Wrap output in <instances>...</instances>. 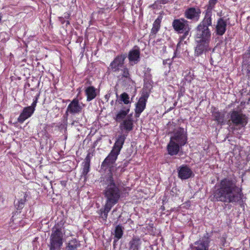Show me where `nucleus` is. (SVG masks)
I'll return each mask as SVG.
<instances>
[{"label":"nucleus","mask_w":250,"mask_h":250,"mask_svg":"<svg viewBox=\"0 0 250 250\" xmlns=\"http://www.w3.org/2000/svg\"><path fill=\"white\" fill-rule=\"evenodd\" d=\"M180 146L179 143L170 139L167 146L168 154L170 155L177 154L179 151Z\"/></svg>","instance_id":"a211bd4d"},{"label":"nucleus","mask_w":250,"mask_h":250,"mask_svg":"<svg viewBox=\"0 0 250 250\" xmlns=\"http://www.w3.org/2000/svg\"><path fill=\"white\" fill-rule=\"evenodd\" d=\"M178 172L179 177L182 180L188 179L193 175L191 169L187 166L180 167Z\"/></svg>","instance_id":"4468645a"},{"label":"nucleus","mask_w":250,"mask_h":250,"mask_svg":"<svg viewBox=\"0 0 250 250\" xmlns=\"http://www.w3.org/2000/svg\"><path fill=\"white\" fill-rule=\"evenodd\" d=\"M147 98L146 95L142 96L136 104L135 113L137 117H139L145 109Z\"/></svg>","instance_id":"2eb2a0df"},{"label":"nucleus","mask_w":250,"mask_h":250,"mask_svg":"<svg viewBox=\"0 0 250 250\" xmlns=\"http://www.w3.org/2000/svg\"><path fill=\"white\" fill-rule=\"evenodd\" d=\"M141 241L138 237H133L129 243V250H139Z\"/></svg>","instance_id":"412c9836"},{"label":"nucleus","mask_w":250,"mask_h":250,"mask_svg":"<svg viewBox=\"0 0 250 250\" xmlns=\"http://www.w3.org/2000/svg\"><path fill=\"white\" fill-rule=\"evenodd\" d=\"M84 106L82 103L79 102L77 99H73L67 108V112L75 114L80 113Z\"/></svg>","instance_id":"1a4fd4ad"},{"label":"nucleus","mask_w":250,"mask_h":250,"mask_svg":"<svg viewBox=\"0 0 250 250\" xmlns=\"http://www.w3.org/2000/svg\"><path fill=\"white\" fill-rule=\"evenodd\" d=\"M211 38V32L208 27L198 26L196 29L195 41L197 45L195 49V54L199 56L210 49L209 46Z\"/></svg>","instance_id":"7ed1b4c3"},{"label":"nucleus","mask_w":250,"mask_h":250,"mask_svg":"<svg viewBox=\"0 0 250 250\" xmlns=\"http://www.w3.org/2000/svg\"><path fill=\"white\" fill-rule=\"evenodd\" d=\"M104 181L107 187L105 190L106 202L104 209H101L100 215L104 220L107 219L108 213L112 207L117 203L120 197V191L114 182L113 177L110 175Z\"/></svg>","instance_id":"f03ea898"},{"label":"nucleus","mask_w":250,"mask_h":250,"mask_svg":"<svg viewBox=\"0 0 250 250\" xmlns=\"http://www.w3.org/2000/svg\"><path fill=\"white\" fill-rule=\"evenodd\" d=\"M227 28V21L223 18H220L216 26V32L218 35H223L226 32Z\"/></svg>","instance_id":"6ab92c4d"},{"label":"nucleus","mask_w":250,"mask_h":250,"mask_svg":"<svg viewBox=\"0 0 250 250\" xmlns=\"http://www.w3.org/2000/svg\"><path fill=\"white\" fill-rule=\"evenodd\" d=\"M212 23L211 16L209 14H207L203 21L198 25L202 27H208L210 26Z\"/></svg>","instance_id":"393cba45"},{"label":"nucleus","mask_w":250,"mask_h":250,"mask_svg":"<svg viewBox=\"0 0 250 250\" xmlns=\"http://www.w3.org/2000/svg\"><path fill=\"white\" fill-rule=\"evenodd\" d=\"M201 10L198 8L191 7L188 8L185 12V16L188 19L198 21L199 19Z\"/></svg>","instance_id":"f8f14e48"},{"label":"nucleus","mask_w":250,"mask_h":250,"mask_svg":"<svg viewBox=\"0 0 250 250\" xmlns=\"http://www.w3.org/2000/svg\"><path fill=\"white\" fill-rule=\"evenodd\" d=\"M90 167V159L88 155L87 156L85 159V163L83 169V173L86 174L89 171Z\"/></svg>","instance_id":"2f4dec72"},{"label":"nucleus","mask_w":250,"mask_h":250,"mask_svg":"<svg viewBox=\"0 0 250 250\" xmlns=\"http://www.w3.org/2000/svg\"><path fill=\"white\" fill-rule=\"evenodd\" d=\"M85 92L87 97V101L92 100L96 96V89L93 86L87 87L85 90Z\"/></svg>","instance_id":"4be33fe9"},{"label":"nucleus","mask_w":250,"mask_h":250,"mask_svg":"<svg viewBox=\"0 0 250 250\" xmlns=\"http://www.w3.org/2000/svg\"><path fill=\"white\" fill-rule=\"evenodd\" d=\"M214 198L217 201L241 204L245 200L241 187L237 185L235 179L227 177L222 179L215 186Z\"/></svg>","instance_id":"f257e3e1"},{"label":"nucleus","mask_w":250,"mask_h":250,"mask_svg":"<svg viewBox=\"0 0 250 250\" xmlns=\"http://www.w3.org/2000/svg\"><path fill=\"white\" fill-rule=\"evenodd\" d=\"M173 27L175 31L179 33H184V35L181 37L180 41L177 44V50L180 49L184 45L187 43V41L188 40L185 39L189 35V31L190 29L188 21L184 19H179L174 20L172 22Z\"/></svg>","instance_id":"20e7f679"},{"label":"nucleus","mask_w":250,"mask_h":250,"mask_svg":"<svg viewBox=\"0 0 250 250\" xmlns=\"http://www.w3.org/2000/svg\"><path fill=\"white\" fill-rule=\"evenodd\" d=\"M63 234L61 230H53L50 237V250H59L62 245Z\"/></svg>","instance_id":"39448f33"},{"label":"nucleus","mask_w":250,"mask_h":250,"mask_svg":"<svg viewBox=\"0 0 250 250\" xmlns=\"http://www.w3.org/2000/svg\"><path fill=\"white\" fill-rule=\"evenodd\" d=\"M79 246V243L76 239H73L69 242L67 248L70 250H74Z\"/></svg>","instance_id":"bb28decb"},{"label":"nucleus","mask_w":250,"mask_h":250,"mask_svg":"<svg viewBox=\"0 0 250 250\" xmlns=\"http://www.w3.org/2000/svg\"><path fill=\"white\" fill-rule=\"evenodd\" d=\"M230 120L235 125L245 126L248 123V118L242 113L237 111H233L230 114Z\"/></svg>","instance_id":"423d86ee"},{"label":"nucleus","mask_w":250,"mask_h":250,"mask_svg":"<svg viewBox=\"0 0 250 250\" xmlns=\"http://www.w3.org/2000/svg\"><path fill=\"white\" fill-rule=\"evenodd\" d=\"M120 152V151L113 148L109 154L103 162L102 167H110L116 161Z\"/></svg>","instance_id":"9d476101"},{"label":"nucleus","mask_w":250,"mask_h":250,"mask_svg":"<svg viewBox=\"0 0 250 250\" xmlns=\"http://www.w3.org/2000/svg\"><path fill=\"white\" fill-rule=\"evenodd\" d=\"M120 127L122 130H131L133 128V120L131 117L127 116L121 123Z\"/></svg>","instance_id":"aec40b11"},{"label":"nucleus","mask_w":250,"mask_h":250,"mask_svg":"<svg viewBox=\"0 0 250 250\" xmlns=\"http://www.w3.org/2000/svg\"><path fill=\"white\" fill-rule=\"evenodd\" d=\"M171 140L179 143L181 146H184L187 143V137L186 131L183 128H178L174 130L173 135Z\"/></svg>","instance_id":"6e6552de"},{"label":"nucleus","mask_w":250,"mask_h":250,"mask_svg":"<svg viewBox=\"0 0 250 250\" xmlns=\"http://www.w3.org/2000/svg\"><path fill=\"white\" fill-rule=\"evenodd\" d=\"M120 152V151L113 148L109 154L103 162L102 167H110L116 161Z\"/></svg>","instance_id":"9b49d317"},{"label":"nucleus","mask_w":250,"mask_h":250,"mask_svg":"<svg viewBox=\"0 0 250 250\" xmlns=\"http://www.w3.org/2000/svg\"><path fill=\"white\" fill-rule=\"evenodd\" d=\"M140 55V51L138 49H133L129 52L128 58L131 65H133L139 62Z\"/></svg>","instance_id":"f3484780"},{"label":"nucleus","mask_w":250,"mask_h":250,"mask_svg":"<svg viewBox=\"0 0 250 250\" xmlns=\"http://www.w3.org/2000/svg\"><path fill=\"white\" fill-rule=\"evenodd\" d=\"M126 56L121 54L117 56L110 63L109 69L113 72H119L125 66L124 62Z\"/></svg>","instance_id":"0eeeda50"},{"label":"nucleus","mask_w":250,"mask_h":250,"mask_svg":"<svg viewBox=\"0 0 250 250\" xmlns=\"http://www.w3.org/2000/svg\"><path fill=\"white\" fill-rule=\"evenodd\" d=\"M209 240L204 238L190 245L191 250H208Z\"/></svg>","instance_id":"ddd939ff"},{"label":"nucleus","mask_w":250,"mask_h":250,"mask_svg":"<svg viewBox=\"0 0 250 250\" xmlns=\"http://www.w3.org/2000/svg\"><path fill=\"white\" fill-rule=\"evenodd\" d=\"M120 99L125 104H129L131 103L129 96L125 92L122 93L120 95Z\"/></svg>","instance_id":"7c9ffc66"},{"label":"nucleus","mask_w":250,"mask_h":250,"mask_svg":"<svg viewBox=\"0 0 250 250\" xmlns=\"http://www.w3.org/2000/svg\"><path fill=\"white\" fill-rule=\"evenodd\" d=\"M125 139V136L124 135L119 136L114 145L113 148L116 149L118 151H121Z\"/></svg>","instance_id":"b1692460"},{"label":"nucleus","mask_w":250,"mask_h":250,"mask_svg":"<svg viewBox=\"0 0 250 250\" xmlns=\"http://www.w3.org/2000/svg\"><path fill=\"white\" fill-rule=\"evenodd\" d=\"M161 22V19L159 18H157L153 24V27L151 29V33L155 34L159 30L160 27V23Z\"/></svg>","instance_id":"cd10ccee"},{"label":"nucleus","mask_w":250,"mask_h":250,"mask_svg":"<svg viewBox=\"0 0 250 250\" xmlns=\"http://www.w3.org/2000/svg\"><path fill=\"white\" fill-rule=\"evenodd\" d=\"M120 71H122V76L123 77L127 79L130 78L129 70L126 66H125Z\"/></svg>","instance_id":"473e14b6"},{"label":"nucleus","mask_w":250,"mask_h":250,"mask_svg":"<svg viewBox=\"0 0 250 250\" xmlns=\"http://www.w3.org/2000/svg\"><path fill=\"white\" fill-rule=\"evenodd\" d=\"M26 201V194H24L23 197L20 200H18L15 203V206L18 209H21L24 207V203Z\"/></svg>","instance_id":"c756f323"},{"label":"nucleus","mask_w":250,"mask_h":250,"mask_svg":"<svg viewBox=\"0 0 250 250\" xmlns=\"http://www.w3.org/2000/svg\"><path fill=\"white\" fill-rule=\"evenodd\" d=\"M36 104H37V100H35L34 101L33 103L30 106H29L28 107H32L33 108V109L35 110V108L36 106Z\"/></svg>","instance_id":"f704fd0d"},{"label":"nucleus","mask_w":250,"mask_h":250,"mask_svg":"<svg viewBox=\"0 0 250 250\" xmlns=\"http://www.w3.org/2000/svg\"><path fill=\"white\" fill-rule=\"evenodd\" d=\"M217 0H209V6L211 8H212L215 4L216 3Z\"/></svg>","instance_id":"72a5a7b5"},{"label":"nucleus","mask_w":250,"mask_h":250,"mask_svg":"<svg viewBox=\"0 0 250 250\" xmlns=\"http://www.w3.org/2000/svg\"><path fill=\"white\" fill-rule=\"evenodd\" d=\"M34 112V109L32 107H26L24 108L18 118V122L22 123L25 120L31 117Z\"/></svg>","instance_id":"dca6fc26"},{"label":"nucleus","mask_w":250,"mask_h":250,"mask_svg":"<svg viewBox=\"0 0 250 250\" xmlns=\"http://www.w3.org/2000/svg\"><path fill=\"white\" fill-rule=\"evenodd\" d=\"M129 107L124 108L118 112L116 115L115 120L117 122H120L123 120H125L126 117V115L129 112Z\"/></svg>","instance_id":"5701e85b"},{"label":"nucleus","mask_w":250,"mask_h":250,"mask_svg":"<svg viewBox=\"0 0 250 250\" xmlns=\"http://www.w3.org/2000/svg\"><path fill=\"white\" fill-rule=\"evenodd\" d=\"M212 115L218 124H222L224 122V115L221 114L220 112L214 110L212 112Z\"/></svg>","instance_id":"a878e982"},{"label":"nucleus","mask_w":250,"mask_h":250,"mask_svg":"<svg viewBox=\"0 0 250 250\" xmlns=\"http://www.w3.org/2000/svg\"><path fill=\"white\" fill-rule=\"evenodd\" d=\"M123 234V229L121 225H118L115 230V237L117 238V240L121 238Z\"/></svg>","instance_id":"c85d7f7f"}]
</instances>
